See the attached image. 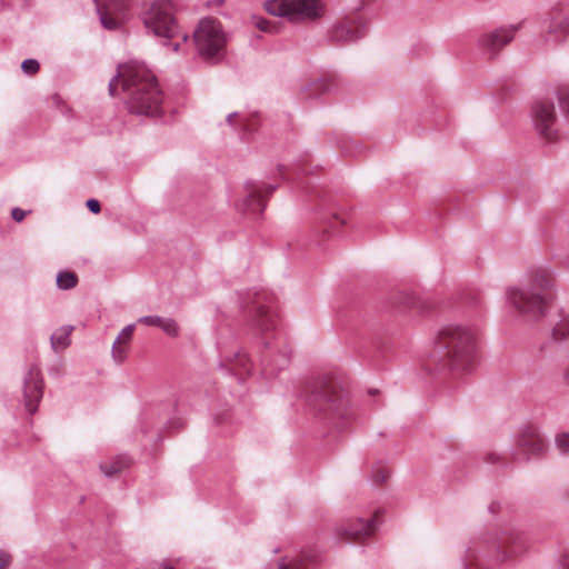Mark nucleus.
Masks as SVG:
<instances>
[{
	"mask_svg": "<svg viewBox=\"0 0 569 569\" xmlns=\"http://www.w3.org/2000/svg\"><path fill=\"white\" fill-rule=\"evenodd\" d=\"M528 549L525 531L510 525L471 538L459 553L458 569H491L516 559Z\"/></svg>",
	"mask_w": 569,
	"mask_h": 569,
	"instance_id": "f257e3e1",
	"label": "nucleus"
},
{
	"mask_svg": "<svg viewBox=\"0 0 569 569\" xmlns=\"http://www.w3.org/2000/svg\"><path fill=\"white\" fill-rule=\"evenodd\" d=\"M240 309L250 316V326L266 350L261 355L263 373L271 376L290 362V348L277 331V313L269 306L266 291H247L240 296Z\"/></svg>",
	"mask_w": 569,
	"mask_h": 569,
	"instance_id": "f03ea898",
	"label": "nucleus"
},
{
	"mask_svg": "<svg viewBox=\"0 0 569 569\" xmlns=\"http://www.w3.org/2000/svg\"><path fill=\"white\" fill-rule=\"evenodd\" d=\"M121 83L127 93V106L131 113L157 117L162 113V92L152 72L142 63L119 66L117 74L109 82L110 96H117Z\"/></svg>",
	"mask_w": 569,
	"mask_h": 569,
	"instance_id": "7ed1b4c3",
	"label": "nucleus"
},
{
	"mask_svg": "<svg viewBox=\"0 0 569 569\" xmlns=\"http://www.w3.org/2000/svg\"><path fill=\"white\" fill-rule=\"evenodd\" d=\"M479 333L475 327L443 326L428 355V366L440 369H469L478 359Z\"/></svg>",
	"mask_w": 569,
	"mask_h": 569,
	"instance_id": "20e7f679",
	"label": "nucleus"
},
{
	"mask_svg": "<svg viewBox=\"0 0 569 569\" xmlns=\"http://www.w3.org/2000/svg\"><path fill=\"white\" fill-rule=\"evenodd\" d=\"M553 287L555 279L549 269L532 267L523 284L506 290L507 305L528 320H539L548 312Z\"/></svg>",
	"mask_w": 569,
	"mask_h": 569,
	"instance_id": "39448f33",
	"label": "nucleus"
},
{
	"mask_svg": "<svg viewBox=\"0 0 569 569\" xmlns=\"http://www.w3.org/2000/svg\"><path fill=\"white\" fill-rule=\"evenodd\" d=\"M143 26L149 34L163 39L162 44L168 46L169 40L181 36L182 41L188 40V34L181 33L174 17L172 0H156L141 14Z\"/></svg>",
	"mask_w": 569,
	"mask_h": 569,
	"instance_id": "423d86ee",
	"label": "nucleus"
},
{
	"mask_svg": "<svg viewBox=\"0 0 569 569\" xmlns=\"http://www.w3.org/2000/svg\"><path fill=\"white\" fill-rule=\"evenodd\" d=\"M197 53L207 62L216 63L226 56L228 37L219 20L203 18L193 31Z\"/></svg>",
	"mask_w": 569,
	"mask_h": 569,
	"instance_id": "0eeeda50",
	"label": "nucleus"
},
{
	"mask_svg": "<svg viewBox=\"0 0 569 569\" xmlns=\"http://www.w3.org/2000/svg\"><path fill=\"white\" fill-rule=\"evenodd\" d=\"M266 10L291 21L315 20L323 14L322 0H267Z\"/></svg>",
	"mask_w": 569,
	"mask_h": 569,
	"instance_id": "6e6552de",
	"label": "nucleus"
},
{
	"mask_svg": "<svg viewBox=\"0 0 569 569\" xmlns=\"http://www.w3.org/2000/svg\"><path fill=\"white\" fill-rule=\"evenodd\" d=\"M545 31L537 39V47L555 50L562 47L569 37V14L561 11L550 12L542 21Z\"/></svg>",
	"mask_w": 569,
	"mask_h": 569,
	"instance_id": "1a4fd4ad",
	"label": "nucleus"
},
{
	"mask_svg": "<svg viewBox=\"0 0 569 569\" xmlns=\"http://www.w3.org/2000/svg\"><path fill=\"white\" fill-rule=\"evenodd\" d=\"M547 447V439L537 427L522 426L516 438L515 459L540 458L546 453Z\"/></svg>",
	"mask_w": 569,
	"mask_h": 569,
	"instance_id": "9d476101",
	"label": "nucleus"
},
{
	"mask_svg": "<svg viewBox=\"0 0 569 569\" xmlns=\"http://www.w3.org/2000/svg\"><path fill=\"white\" fill-rule=\"evenodd\" d=\"M531 119L535 129L541 138L548 142L557 139L556 113L552 101L541 99L536 101L531 107Z\"/></svg>",
	"mask_w": 569,
	"mask_h": 569,
	"instance_id": "9b49d317",
	"label": "nucleus"
},
{
	"mask_svg": "<svg viewBox=\"0 0 569 569\" xmlns=\"http://www.w3.org/2000/svg\"><path fill=\"white\" fill-rule=\"evenodd\" d=\"M369 29V21L365 17L345 19L337 22L329 31L330 41L339 44L355 42L363 38Z\"/></svg>",
	"mask_w": 569,
	"mask_h": 569,
	"instance_id": "f8f14e48",
	"label": "nucleus"
},
{
	"mask_svg": "<svg viewBox=\"0 0 569 569\" xmlns=\"http://www.w3.org/2000/svg\"><path fill=\"white\" fill-rule=\"evenodd\" d=\"M43 397V377L41 369L32 365L28 368L22 383V401L26 410L33 415Z\"/></svg>",
	"mask_w": 569,
	"mask_h": 569,
	"instance_id": "ddd939ff",
	"label": "nucleus"
},
{
	"mask_svg": "<svg viewBox=\"0 0 569 569\" xmlns=\"http://www.w3.org/2000/svg\"><path fill=\"white\" fill-rule=\"evenodd\" d=\"M522 27V22L503 26L498 29L483 33L478 39L480 51L489 58L495 57L500 49L512 41L517 31Z\"/></svg>",
	"mask_w": 569,
	"mask_h": 569,
	"instance_id": "4468645a",
	"label": "nucleus"
},
{
	"mask_svg": "<svg viewBox=\"0 0 569 569\" xmlns=\"http://www.w3.org/2000/svg\"><path fill=\"white\" fill-rule=\"evenodd\" d=\"M244 188L246 194L237 202V209L243 213L260 214L266 208L264 194H271L277 187L264 182L248 181Z\"/></svg>",
	"mask_w": 569,
	"mask_h": 569,
	"instance_id": "2eb2a0df",
	"label": "nucleus"
},
{
	"mask_svg": "<svg viewBox=\"0 0 569 569\" xmlns=\"http://www.w3.org/2000/svg\"><path fill=\"white\" fill-rule=\"evenodd\" d=\"M379 510H376L370 518H353L341 523L336 529V535L349 541H358L371 537L377 530V517Z\"/></svg>",
	"mask_w": 569,
	"mask_h": 569,
	"instance_id": "dca6fc26",
	"label": "nucleus"
},
{
	"mask_svg": "<svg viewBox=\"0 0 569 569\" xmlns=\"http://www.w3.org/2000/svg\"><path fill=\"white\" fill-rule=\"evenodd\" d=\"M312 405L323 412H332L333 415L347 418L348 401L337 393L332 387H322L317 389L311 398Z\"/></svg>",
	"mask_w": 569,
	"mask_h": 569,
	"instance_id": "f3484780",
	"label": "nucleus"
},
{
	"mask_svg": "<svg viewBox=\"0 0 569 569\" xmlns=\"http://www.w3.org/2000/svg\"><path fill=\"white\" fill-rule=\"evenodd\" d=\"M97 6V12L99 14V20L103 28L108 30H116L119 27L118 20L109 14L99 3V0H93ZM128 0H107L108 6L114 8L116 10H122Z\"/></svg>",
	"mask_w": 569,
	"mask_h": 569,
	"instance_id": "a211bd4d",
	"label": "nucleus"
},
{
	"mask_svg": "<svg viewBox=\"0 0 569 569\" xmlns=\"http://www.w3.org/2000/svg\"><path fill=\"white\" fill-rule=\"evenodd\" d=\"M133 330H134L133 323L126 326L121 330L120 335L117 337V339L114 340V342L112 345V357H113L114 361H117L118 363L123 362L124 359L127 358V350L123 347L118 346V345H120L122 342L130 341L132 338V335H133Z\"/></svg>",
	"mask_w": 569,
	"mask_h": 569,
	"instance_id": "6ab92c4d",
	"label": "nucleus"
},
{
	"mask_svg": "<svg viewBox=\"0 0 569 569\" xmlns=\"http://www.w3.org/2000/svg\"><path fill=\"white\" fill-rule=\"evenodd\" d=\"M73 326L66 325L58 328L50 337V346L54 352H59L68 348L71 343V333Z\"/></svg>",
	"mask_w": 569,
	"mask_h": 569,
	"instance_id": "aec40b11",
	"label": "nucleus"
},
{
	"mask_svg": "<svg viewBox=\"0 0 569 569\" xmlns=\"http://www.w3.org/2000/svg\"><path fill=\"white\" fill-rule=\"evenodd\" d=\"M226 360L227 366H229L230 370L237 376L250 373L251 371V361L244 353L237 352L232 358H226Z\"/></svg>",
	"mask_w": 569,
	"mask_h": 569,
	"instance_id": "412c9836",
	"label": "nucleus"
},
{
	"mask_svg": "<svg viewBox=\"0 0 569 569\" xmlns=\"http://www.w3.org/2000/svg\"><path fill=\"white\" fill-rule=\"evenodd\" d=\"M129 465L130 459L128 457L119 456L110 462L100 463V470L104 473V476L111 477L127 468Z\"/></svg>",
	"mask_w": 569,
	"mask_h": 569,
	"instance_id": "4be33fe9",
	"label": "nucleus"
},
{
	"mask_svg": "<svg viewBox=\"0 0 569 569\" xmlns=\"http://www.w3.org/2000/svg\"><path fill=\"white\" fill-rule=\"evenodd\" d=\"M57 287L61 290H70L78 283V277L71 271H60L57 274Z\"/></svg>",
	"mask_w": 569,
	"mask_h": 569,
	"instance_id": "5701e85b",
	"label": "nucleus"
},
{
	"mask_svg": "<svg viewBox=\"0 0 569 569\" xmlns=\"http://www.w3.org/2000/svg\"><path fill=\"white\" fill-rule=\"evenodd\" d=\"M553 445L560 456H569V431L556 433Z\"/></svg>",
	"mask_w": 569,
	"mask_h": 569,
	"instance_id": "b1692460",
	"label": "nucleus"
},
{
	"mask_svg": "<svg viewBox=\"0 0 569 569\" xmlns=\"http://www.w3.org/2000/svg\"><path fill=\"white\" fill-rule=\"evenodd\" d=\"M559 107L569 119V86L559 87L557 90Z\"/></svg>",
	"mask_w": 569,
	"mask_h": 569,
	"instance_id": "393cba45",
	"label": "nucleus"
},
{
	"mask_svg": "<svg viewBox=\"0 0 569 569\" xmlns=\"http://www.w3.org/2000/svg\"><path fill=\"white\" fill-rule=\"evenodd\" d=\"M159 328L170 337H177L179 333L178 323L172 318H162Z\"/></svg>",
	"mask_w": 569,
	"mask_h": 569,
	"instance_id": "a878e982",
	"label": "nucleus"
},
{
	"mask_svg": "<svg viewBox=\"0 0 569 569\" xmlns=\"http://www.w3.org/2000/svg\"><path fill=\"white\" fill-rule=\"evenodd\" d=\"M552 335L555 339H566L569 337V320H562L557 323V326L552 330Z\"/></svg>",
	"mask_w": 569,
	"mask_h": 569,
	"instance_id": "bb28decb",
	"label": "nucleus"
},
{
	"mask_svg": "<svg viewBox=\"0 0 569 569\" xmlns=\"http://www.w3.org/2000/svg\"><path fill=\"white\" fill-rule=\"evenodd\" d=\"M317 90L322 92H331L337 90V83L332 78H323L320 79L317 83H315Z\"/></svg>",
	"mask_w": 569,
	"mask_h": 569,
	"instance_id": "cd10ccee",
	"label": "nucleus"
},
{
	"mask_svg": "<svg viewBox=\"0 0 569 569\" xmlns=\"http://www.w3.org/2000/svg\"><path fill=\"white\" fill-rule=\"evenodd\" d=\"M40 64L36 59H26L21 63L22 71L28 76H33L39 71Z\"/></svg>",
	"mask_w": 569,
	"mask_h": 569,
	"instance_id": "c85d7f7f",
	"label": "nucleus"
},
{
	"mask_svg": "<svg viewBox=\"0 0 569 569\" xmlns=\"http://www.w3.org/2000/svg\"><path fill=\"white\" fill-rule=\"evenodd\" d=\"M388 470L382 467H379L378 469L372 471L371 481L373 485H381L388 479Z\"/></svg>",
	"mask_w": 569,
	"mask_h": 569,
	"instance_id": "c756f323",
	"label": "nucleus"
},
{
	"mask_svg": "<svg viewBox=\"0 0 569 569\" xmlns=\"http://www.w3.org/2000/svg\"><path fill=\"white\" fill-rule=\"evenodd\" d=\"M278 569H303L299 559L283 558L279 562Z\"/></svg>",
	"mask_w": 569,
	"mask_h": 569,
	"instance_id": "7c9ffc66",
	"label": "nucleus"
},
{
	"mask_svg": "<svg viewBox=\"0 0 569 569\" xmlns=\"http://www.w3.org/2000/svg\"><path fill=\"white\" fill-rule=\"evenodd\" d=\"M161 320L162 317L159 316H142L138 319V322L146 326L160 327Z\"/></svg>",
	"mask_w": 569,
	"mask_h": 569,
	"instance_id": "2f4dec72",
	"label": "nucleus"
},
{
	"mask_svg": "<svg viewBox=\"0 0 569 569\" xmlns=\"http://www.w3.org/2000/svg\"><path fill=\"white\" fill-rule=\"evenodd\" d=\"M254 24H256V27H257L259 30H261V31H263V32H274V27H273V24H272L270 21L266 20V19H262V18H256V19H254Z\"/></svg>",
	"mask_w": 569,
	"mask_h": 569,
	"instance_id": "473e14b6",
	"label": "nucleus"
},
{
	"mask_svg": "<svg viewBox=\"0 0 569 569\" xmlns=\"http://www.w3.org/2000/svg\"><path fill=\"white\" fill-rule=\"evenodd\" d=\"M27 216V212L22 210L21 208H13L11 211V217L14 221L21 222Z\"/></svg>",
	"mask_w": 569,
	"mask_h": 569,
	"instance_id": "72a5a7b5",
	"label": "nucleus"
},
{
	"mask_svg": "<svg viewBox=\"0 0 569 569\" xmlns=\"http://www.w3.org/2000/svg\"><path fill=\"white\" fill-rule=\"evenodd\" d=\"M86 206L92 213H99L101 210L100 202L97 199H89Z\"/></svg>",
	"mask_w": 569,
	"mask_h": 569,
	"instance_id": "f704fd0d",
	"label": "nucleus"
},
{
	"mask_svg": "<svg viewBox=\"0 0 569 569\" xmlns=\"http://www.w3.org/2000/svg\"><path fill=\"white\" fill-rule=\"evenodd\" d=\"M11 557L8 552L0 550V569H4L9 566Z\"/></svg>",
	"mask_w": 569,
	"mask_h": 569,
	"instance_id": "c9c22d12",
	"label": "nucleus"
},
{
	"mask_svg": "<svg viewBox=\"0 0 569 569\" xmlns=\"http://www.w3.org/2000/svg\"><path fill=\"white\" fill-rule=\"evenodd\" d=\"M561 381L566 387H569V362L563 367L561 371Z\"/></svg>",
	"mask_w": 569,
	"mask_h": 569,
	"instance_id": "e433bc0d",
	"label": "nucleus"
},
{
	"mask_svg": "<svg viewBox=\"0 0 569 569\" xmlns=\"http://www.w3.org/2000/svg\"><path fill=\"white\" fill-rule=\"evenodd\" d=\"M559 566L561 569H569V550H567L560 558Z\"/></svg>",
	"mask_w": 569,
	"mask_h": 569,
	"instance_id": "4c0bfd02",
	"label": "nucleus"
},
{
	"mask_svg": "<svg viewBox=\"0 0 569 569\" xmlns=\"http://www.w3.org/2000/svg\"><path fill=\"white\" fill-rule=\"evenodd\" d=\"M485 459L488 463L495 465L500 460V456L498 453L490 452V453L486 455Z\"/></svg>",
	"mask_w": 569,
	"mask_h": 569,
	"instance_id": "58836bf2",
	"label": "nucleus"
},
{
	"mask_svg": "<svg viewBox=\"0 0 569 569\" xmlns=\"http://www.w3.org/2000/svg\"><path fill=\"white\" fill-rule=\"evenodd\" d=\"M340 222V223H345V221L338 216V214H332V217L330 218L329 222H328V226L330 228H333L336 222Z\"/></svg>",
	"mask_w": 569,
	"mask_h": 569,
	"instance_id": "ea45409f",
	"label": "nucleus"
},
{
	"mask_svg": "<svg viewBox=\"0 0 569 569\" xmlns=\"http://www.w3.org/2000/svg\"><path fill=\"white\" fill-rule=\"evenodd\" d=\"M488 509H489V512H490V513H492V515H493V513H497V512H498V510L500 509V503H498V502H491V503L489 505Z\"/></svg>",
	"mask_w": 569,
	"mask_h": 569,
	"instance_id": "a19ab883",
	"label": "nucleus"
},
{
	"mask_svg": "<svg viewBox=\"0 0 569 569\" xmlns=\"http://www.w3.org/2000/svg\"><path fill=\"white\" fill-rule=\"evenodd\" d=\"M238 117H239V114L237 112L229 113L227 116V122L232 126L233 124V120L236 118H238Z\"/></svg>",
	"mask_w": 569,
	"mask_h": 569,
	"instance_id": "79ce46f5",
	"label": "nucleus"
},
{
	"mask_svg": "<svg viewBox=\"0 0 569 569\" xmlns=\"http://www.w3.org/2000/svg\"><path fill=\"white\" fill-rule=\"evenodd\" d=\"M342 151L345 153L349 154V156H353L355 154V152L349 147H347V146L342 147Z\"/></svg>",
	"mask_w": 569,
	"mask_h": 569,
	"instance_id": "37998d69",
	"label": "nucleus"
},
{
	"mask_svg": "<svg viewBox=\"0 0 569 569\" xmlns=\"http://www.w3.org/2000/svg\"><path fill=\"white\" fill-rule=\"evenodd\" d=\"M179 48H180V43H178V42H177V43H173V44L171 46V49H172V51H174V52L179 51Z\"/></svg>",
	"mask_w": 569,
	"mask_h": 569,
	"instance_id": "c03bdc74",
	"label": "nucleus"
},
{
	"mask_svg": "<svg viewBox=\"0 0 569 569\" xmlns=\"http://www.w3.org/2000/svg\"><path fill=\"white\" fill-rule=\"evenodd\" d=\"M567 498L569 499V489H568V491H567Z\"/></svg>",
	"mask_w": 569,
	"mask_h": 569,
	"instance_id": "a18cd8bd",
	"label": "nucleus"
}]
</instances>
